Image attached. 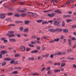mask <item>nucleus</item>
Segmentation results:
<instances>
[{
	"label": "nucleus",
	"mask_w": 76,
	"mask_h": 76,
	"mask_svg": "<svg viewBox=\"0 0 76 76\" xmlns=\"http://www.w3.org/2000/svg\"><path fill=\"white\" fill-rule=\"evenodd\" d=\"M31 38L33 39H34V38H36V36H33L31 37Z\"/></svg>",
	"instance_id": "052dcab7"
},
{
	"label": "nucleus",
	"mask_w": 76,
	"mask_h": 76,
	"mask_svg": "<svg viewBox=\"0 0 76 76\" xmlns=\"http://www.w3.org/2000/svg\"><path fill=\"white\" fill-rule=\"evenodd\" d=\"M45 67L43 68L40 71H41V72H43V71H44V70H45Z\"/></svg>",
	"instance_id": "8fccbe9b"
},
{
	"label": "nucleus",
	"mask_w": 76,
	"mask_h": 76,
	"mask_svg": "<svg viewBox=\"0 0 76 76\" xmlns=\"http://www.w3.org/2000/svg\"><path fill=\"white\" fill-rule=\"evenodd\" d=\"M48 22V23H53V21L50 20Z\"/></svg>",
	"instance_id": "680f3d73"
},
{
	"label": "nucleus",
	"mask_w": 76,
	"mask_h": 76,
	"mask_svg": "<svg viewBox=\"0 0 76 76\" xmlns=\"http://www.w3.org/2000/svg\"><path fill=\"white\" fill-rule=\"evenodd\" d=\"M53 2L54 5H55V6H57V0H56Z\"/></svg>",
	"instance_id": "1a4fd4ad"
},
{
	"label": "nucleus",
	"mask_w": 76,
	"mask_h": 76,
	"mask_svg": "<svg viewBox=\"0 0 76 76\" xmlns=\"http://www.w3.org/2000/svg\"><path fill=\"white\" fill-rule=\"evenodd\" d=\"M43 21L42 20H37L36 22H37L38 23H41V22H43Z\"/></svg>",
	"instance_id": "bb28decb"
},
{
	"label": "nucleus",
	"mask_w": 76,
	"mask_h": 76,
	"mask_svg": "<svg viewBox=\"0 0 76 76\" xmlns=\"http://www.w3.org/2000/svg\"><path fill=\"white\" fill-rule=\"evenodd\" d=\"M6 53V51H3L1 52V54L2 55H4Z\"/></svg>",
	"instance_id": "393cba45"
},
{
	"label": "nucleus",
	"mask_w": 76,
	"mask_h": 76,
	"mask_svg": "<svg viewBox=\"0 0 76 76\" xmlns=\"http://www.w3.org/2000/svg\"><path fill=\"white\" fill-rule=\"evenodd\" d=\"M54 42V40H51V41H50L49 42V43H53V42Z\"/></svg>",
	"instance_id": "de8ad7c7"
},
{
	"label": "nucleus",
	"mask_w": 76,
	"mask_h": 76,
	"mask_svg": "<svg viewBox=\"0 0 76 76\" xmlns=\"http://www.w3.org/2000/svg\"><path fill=\"white\" fill-rule=\"evenodd\" d=\"M20 16H22V17H24V16H25L26 15V14H20Z\"/></svg>",
	"instance_id": "79ce46f5"
},
{
	"label": "nucleus",
	"mask_w": 76,
	"mask_h": 76,
	"mask_svg": "<svg viewBox=\"0 0 76 76\" xmlns=\"http://www.w3.org/2000/svg\"><path fill=\"white\" fill-rule=\"evenodd\" d=\"M16 22L17 23H23V22L22 21H17Z\"/></svg>",
	"instance_id": "5701e85b"
},
{
	"label": "nucleus",
	"mask_w": 76,
	"mask_h": 76,
	"mask_svg": "<svg viewBox=\"0 0 76 76\" xmlns=\"http://www.w3.org/2000/svg\"><path fill=\"white\" fill-rule=\"evenodd\" d=\"M15 57H18L20 56V55L19 54H16L15 55Z\"/></svg>",
	"instance_id": "ea45409f"
},
{
	"label": "nucleus",
	"mask_w": 76,
	"mask_h": 76,
	"mask_svg": "<svg viewBox=\"0 0 76 76\" xmlns=\"http://www.w3.org/2000/svg\"><path fill=\"white\" fill-rule=\"evenodd\" d=\"M13 15V13L12 12H10L8 14V16H12V15Z\"/></svg>",
	"instance_id": "e433bc0d"
},
{
	"label": "nucleus",
	"mask_w": 76,
	"mask_h": 76,
	"mask_svg": "<svg viewBox=\"0 0 76 76\" xmlns=\"http://www.w3.org/2000/svg\"><path fill=\"white\" fill-rule=\"evenodd\" d=\"M10 71H12V70H13V67H10Z\"/></svg>",
	"instance_id": "4d7b16f0"
},
{
	"label": "nucleus",
	"mask_w": 76,
	"mask_h": 76,
	"mask_svg": "<svg viewBox=\"0 0 76 76\" xmlns=\"http://www.w3.org/2000/svg\"><path fill=\"white\" fill-rule=\"evenodd\" d=\"M50 57L51 58H52L53 57H54V55L53 54L51 55L50 56Z\"/></svg>",
	"instance_id": "e2e57ef3"
},
{
	"label": "nucleus",
	"mask_w": 76,
	"mask_h": 76,
	"mask_svg": "<svg viewBox=\"0 0 76 76\" xmlns=\"http://www.w3.org/2000/svg\"><path fill=\"white\" fill-rule=\"evenodd\" d=\"M42 58H43L41 56H39L38 57V60H42Z\"/></svg>",
	"instance_id": "c03bdc74"
},
{
	"label": "nucleus",
	"mask_w": 76,
	"mask_h": 76,
	"mask_svg": "<svg viewBox=\"0 0 76 76\" xmlns=\"http://www.w3.org/2000/svg\"><path fill=\"white\" fill-rule=\"evenodd\" d=\"M55 54L56 55H61V53L60 52H58L57 53H56Z\"/></svg>",
	"instance_id": "4be33fe9"
},
{
	"label": "nucleus",
	"mask_w": 76,
	"mask_h": 76,
	"mask_svg": "<svg viewBox=\"0 0 76 76\" xmlns=\"http://www.w3.org/2000/svg\"><path fill=\"white\" fill-rule=\"evenodd\" d=\"M54 71L55 72V73H57V72H60L61 70L60 69H56L54 70Z\"/></svg>",
	"instance_id": "dca6fc26"
},
{
	"label": "nucleus",
	"mask_w": 76,
	"mask_h": 76,
	"mask_svg": "<svg viewBox=\"0 0 76 76\" xmlns=\"http://www.w3.org/2000/svg\"><path fill=\"white\" fill-rule=\"evenodd\" d=\"M28 46H29V47H34V45H32L31 44H29Z\"/></svg>",
	"instance_id": "a18cd8bd"
},
{
	"label": "nucleus",
	"mask_w": 76,
	"mask_h": 76,
	"mask_svg": "<svg viewBox=\"0 0 76 76\" xmlns=\"http://www.w3.org/2000/svg\"><path fill=\"white\" fill-rule=\"evenodd\" d=\"M14 62H15V61L14 60H13L11 61V62H10V63L11 64H13V63Z\"/></svg>",
	"instance_id": "5fc2aeb1"
},
{
	"label": "nucleus",
	"mask_w": 76,
	"mask_h": 76,
	"mask_svg": "<svg viewBox=\"0 0 76 76\" xmlns=\"http://www.w3.org/2000/svg\"><path fill=\"white\" fill-rule=\"evenodd\" d=\"M32 15H33V17H34V18L38 17V16H37V14L33 13Z\"/></svg>",
	"instance_id": "2eb2a0df"
},
{
	"label": "nucleus",
	"mask_w": 76,
	"mask_h": 76,
	"mask_svg": "<svg viewBox=\"0 0 76 76\" xmlns=\"http://www.w3.org/2000/svg\"><path fill=\"white\" fill-rule=\"evenodd\" d=\"M64 38V36H61L60 37V39H63Z\"/></svg>",
	"instance_id": "37998d69"
},
{
	"label": "nucleus",
	"mask_w": 76,
	"mask_h": 76,
	"mask_svg": "<svg viewBox=\"0 0 76 76\" xmlns=\"http://www.w3.org/2000/svg\"><path fill=\"white\" fill-rule=\"evenodd\" d=\"M34 53H38V50H34Z\"/></svg>",
	"instance_id": "864d4df0"
},
{
	"label": "nucleus",
	"mask_w": 76,
	"mask_h": 76,
	"mask_svg": "<svg viewBox=\"0 0 76 76\" xmlns=\"http://www.w3.org/2000/svg\"><path fill=\"white\" fill-rule=\"evenodd\" d=\"M66 20L67 22H71V21H72V20L70 19H66Z\"/></svg>",
	"instance_id": "72a5a7b5"
},
{
	"label": "nucleus",
	"mask_w": 76,
	"mask_h": 76,
	"mask_svg": "<svg viewBox=\"0 0 76 76\" xmlns=\"http://www.w3.org/2000/svg\"><path fill=\"white\" fill-rule=\"evenodd\" d=\"M6 64H7V62H4L2 63L1 65L2 66H5V65H6Z\"/></svg>",
	"instance_id": "cd10ccee"
},
{
	"label": "nucleus",
	"mask_w": 76,
	"mask_h": 76,
	"mask_svg": "<svg viewBox=\"0 0 76 76\" xmlns=\"http://www.w3.org/2000/svg\"><path fill=\"white\" fill-rule=\"evenodd\" d=\"M12 74H18V72L17 71H15L12 72Z\"/></svg>",
	"instance_id": "7c9ffc66"
},
{
	"label": "nucleus",
	"mask_w": 76,
	"mask_h": 76,
	"mask_svg": "<svg viewBox=\"0 0 76 76\" xmlns=\"http://www.w3.org/2000/svg\"><path fill=\"white\" fill-rule=\"evenodd\" d=\"M53 2L54 5H55V6H57V0H56Z\"/></svg>",
	"instance_id": "9d476101"
},
{
	"label": "nucleus",
	"mask_w": 76,
	"mask_h": 76,
	"mask_svg": "<svg viewBox=\"0 0 76 76\" xmlns=\"http://www.w3.org/2000/svg\"><path fill=\"white\" fill-rule=\"evenodd\" d=\"M17 36L18 38H20V34H18Z\"/></svg>",
	"instance_id": "0e129e2a"
},
{
	"label": "nucleus",
	"mask_w": 76,
	"mask_h": 76,
	"mask_svg": "<svg viewBox=\"0 0 76 76\" xmlns=\"http://www.w3.org/2000/svg\"><path fill=\"white\" fill-rule=\"evenodd\" d=\"M62 26H65V23H64V21H63L62 22Z\"/></svg>",
	"instance_id": "a19ab883"
},
{
	"label": "nucleus",
	"mask_w": 76,
	"mask_h": 76,
	"mask_svg": "<svg viewBox=\"0 0 76 76\" xmlns=\"http://www.w3.org/2000/svg\"><path fill=\"white\" fill-rule=\"evenodd\" d=\"M50 73H51V71L50 70H49L47 72V74L48 75H50Z\"/></svg>",
	"instance_id": "6e6d98bb"
},
{
	"label": "nucleus",
	"mask_w": 76,
	"mask_h": 76,
	"mask_svg": "<svg viewBox=\"0 0 76 76\" xmlns=\"http://www.w3.org/2000/svg\"><path fill=\"white\" fill-rule=\"evenodd\" d=\"M48 31L51 32H56V30L50 28L48 29Z\"/></svg>",
	"instance_id": "39448f33"
},
{
	"label": "nucleus",
	"mask_w": 76,
	"mask_h": 76,
	"mask_svg": "<svg viewBox=\"0 0 76 76\" xmlns=\"http://www.w3.org/2000/svg\"><path fill=\"white\" fill-rule=\"evenodd\" d=\"M55 31H56L57 32H61V29L60 28H56L55 29Z\"/></svg>",
	"instance_id": "6ab92c4d"
},
{
	"label": "nucleus",
	"mask_w": 76,
	"mask_h": 76,
	"mask_svg": "<svg viewBox=\"0 0 76 76\" xmlns=\"http://www.w3.org/2000/svg\"><path fill=\"white\" fill-rule=\"evenodd\" d=\"M9 40L11 42H15L16 41V39H10Z\"/></svg>",
	"instance_id": "6e6552de"
},
{
	"label": "nucleus",
	"mask_w": 76,
	"mask_h": 76,
	"mask_svg": "<svg viewBox=\"0 0 76 76\" xmlns=\"http://www.w3.org/2000/svg\"><path fill=\"white\" fill-rule=\"evenodd\" d=\"M31 44H36V42L32 41L31 42Z\"/></svg>",
	"instance_id": "09e8293b"
},
{
	"label": "nucleus",
	"mask_w": 76,
	"mask_h": 76,
	"mask_svg": "<svg viewBox=\"0 0 76 76\" xmlns=\"http://www.w3.org/2000/svg\"><path fill=\"white\" fill-rule=\"evenodd\" d=\"M5 20H6V21H7V20H8V21H10V22H12V20L10 19V18H7Z\"/></svg>",
	"instance_id": "aec40b11"
},
{
	"label": "nucleus",
	"mask_w": 76,
	"mask_h": 76,
	"mask_svg": "<svg viewBox=\"0 0 76 76\" xmlns=\"http://www.w3.org/2000/svg\"><path fill=\"white\" fill-rule=\"evenodd\" d=\"M73 67L74 68H75L76 69V65L75 64H73Z\"/></svg>",
	"instance_id": "774afa93"
},
{
	"label": "nucleus",
	"mask_w": 76,
	"mask_h": 76,
	"mask_svg": "<svg viewBox=\"0 0 76 76\" xmlns=\"http://www.w3.org/2000/svg\"><path fill=\"white\" fill-rule=\"evenodd\" d=\"M67 59H68V60H75V58L73 57L71 58L69 57L68 58H67Z\"/></svg>",
	"instance_id": "f3484780"
},
{
	"label": "nucleus",
	"mask_w": 76,
	"mask_h": 76,
	"mask_svg": "<svg viewBox=\"0 0 76 76\" xmlns=\"http://www.w3.org/2000/svg\"><path fill=\"white\" fill-rule=\"evenodd\" d=\"M28 14L29 15H32L33 14V13H32V12H28Z\"/></svg>",
	"instance_id": "f704fd0d"
},
{
	"label": "nucleus",
	"mask_w": 76,
	"mask_h": 76,
	"mask_svg": "<svg viewBox=\"0 0 76 76\" xmlns=\"http://www.w3.org/2000/svg\"><path fill=\"white\" fill-rule=\"evenodd\" d=\"M36 42H37L38 43V44H41V42L40 41H37V40H36Z\"/></svg>",
	"instance_id": "603ef678"
},
{
	"label": "nucleus",
	"mask_w": 76,
	"mask_h": 76,
	"mask_svg": "<svg viewBox=\"0 0 76 76\" xmlns=\"http://www.w3.org/2000/svg\"><path fill=\"white\" fill-rule=\"evenodd\" d=\"M63 31L65 33H67V32H68V30L67 29H64L63 30Z\"/></svg>",
	"instance_id": "a878e982"
},
{
	"label": "nucleus",
	"mask_w": 76,
	"mask_h": 76,
	"mask_svg": "<svg viewBox=\"0 0 76 76\" xmlns=\"http://www.w3.org/2000/svg\"><path fill=\"white\" fill-rule=\"evenodd\" d=\"M30 50H31V49L29 48H27L26 49V51H30Z\"/></svg>",
	"instance_id": "3c124183"
},
{
	"label": "nucleus",
	"mask_w": 76,
	"mask_h": 76,
	"mask_svg": "<svg viewBox=\"0 0 76 76\" xmlns=\"http://www.w3.org/2000/svg\"><path fill=\"white\" fill-rule=\"evenodd\" d=\"M5 17H6L5 14H0V17L1 19H4V18H5Z\"/></svg>",
	"instance_id": "7ed1b4c3"
},
{
	"label": "nucleus",
	"mask_w": 76,
	"mask_h": 76,
	"mask_svg": "<svg viewBox=\"0 0 76 76\" xmlns=\"http://www.w3.org/2000/svg\"><path fill=\"white\" fill-rule=\"evenodd\" d=\"M29 60H32V61H34V57H29L28 58Z\"/></svg>",
	"instance_id": "412c9836"
},
{
	"label": "nucleus",
	"mask_w": 76,
	"mask_h": 76,
	"mask_svg": "<svg viewBox=\"0 0 76 76\" xmlns=\"http://www.w3.org/2000/svg\"><path fill=\"white\" fill-rule=\"evenodd\" d=\"M10 60H12V59H11L10 58H7L4 59V60H7V61H10Z\"/></svg>",
	"instance_id": "9b49d317"
},
{
	"label": "nucleus",
	"mask_w": 76,
	"mask_h": 76,
	"mask_svg": "<svg viewBox=\"0 0 76 76\" xmlns=\"http://www.w3.org/2000/svg\"><path fill=\"white\" fill-rule=\"evenodd\" d=\"M59 23L60 22L58 20H56L54 22L53 24L54 25H58L59 24Z\"/></svg>",
	"instance_id": "20e7f679"
},
{
	"label": "nucleus",
	"mask_w": 76,
	"mask_h": 76,
	"mask_svg": "<svg viewBox=\"0 0 76 76\" xmlns=\"http://www.w3.org/2000/svg\"><path fill=\"white\" fill-rule=\"evenodd\" d=\"M67 52H69V53H70L72 51V49H69L67 50Z\"/></svg>",
	"instance_id": "49530a36"
},
{
	"label": "nucleus",
	"mask_w": 76,
	"mask_h": 76,
	"mask_svg": "<svg viewBox=\"0 0 76 76\" xmlns=\"http://www.w3.org/2000/svg\"><path fill=\"white\" fill-rule=\"evenodd\" d=\"M15 26V24H11L10 25H8V26Z\"/></svg>",
	"instance_id": "4c0bfd02"
},
{
	"label": "nucleus",
	"mask_w": 76,
	"mask_h": 76,
	"mask_svg": "<svg viewBox=\"0 0 76 76\" xmlns=\"http://www.w3.org/2000/svg\"><path fill=\"white\" fill-rule=\"evenodd\" d=\"M26 9L24 8L23 10H21V12H25L26 11Z\"/></svg>",
	"instance_id": "c9c22d12"
},
{
	"label": "nucleus",
	"mask_w": 76,
	"mask_h": 76,
	"mask_svg": "<svg viewBox=\"0 0 76 76\" xmlns=\"http://www.w3.org/2000/svg\"><path fill=\"white\" fill-rule=\"evenodd\" d=\"M37 50H40L41 49V47L40 46H37Z\"/></svg>",
	"instance_id": "bf43d9fd"
},
{
	"label": "nucleus",
	"mask_w": 76,
	"mask_h": 76,
	"mask_svg": "<svg viewBox=\"0 0 76 76\" xmlns=\"http://www.w3.org/2000/svg\"><path fill=\"white\" fill-rule=\"evenodd\" d=\"M15 17H20V15L18 14H16L14 15Z\"/></svg>",
	"instance_id": "c85d7f7f"
},
{
	"label": "nucleus",
	"mask_w": 76,
	"mask_h": 76,
	"mask_svg": "<svg viewBox=\"0 0 76 76\" xmlns=\"http://www.w3.org/2000/svg\"><path fill=\"white\" fill-rule=\"evenodd\" d=\"M56 15V14L55 13H52L51 14H48L47 15V16L50 17V18H53Z\"/></svg>",
	"instance_id": "f257e3e1"
},
{
	"label": "nucleus",
	"mask_w": 76,
	"mask_h": 76,
	"mask_svg": "<svg viewBox=\"0 0 76 76\" xmlns=\"http://www.w3.org/2000/svg\"><path fill=\"white\" fill-rule=\"evenodd\" d=\"M69 41L68 44L69 46H70L71 45H72V42L71 41H72V40L70 39H69L68 40Z\"/></svg>",
	"instance_id": "f8f14e48"
},
{
	"label": "nucleus",
	"mask_w": 76,
	"mask_h": 76,
	"mask_svg": "<svg viewBox=\"0 0 76 76\" xmlns=\"http://www.w3.org/2000/svg\"><path fill=\"white\" fill-rule=\"evenodd\" d=\"M28 31H29V29H28V28L25 29L24 30V32H25V33H26V32H28Z\"/></svg>",
	"instance_id": "a211bd4d"
},
{
	"label": "nucleus",
	"mask_w": 76,
	"mask_h": 76,
	"mask_svg": "<svg viewBox=\"0 0 76 76\" xmlns=\"http://www.w3.org/2000/svg\"><path fill=\"white\" fill-rule=\"evenodd\" d=\"M4 39H6V37H3L1 39V40H2V41L4 40Z\"/></svg>",
	"instance_id": "13d9d810"
},
{
	"label": "nucleus",
	"mask_w": 76,
	"mask_h": 76,
	"mask_svg": "<svg viewBox=\"0 0 76 76\" xmlns=\"http://www.w3.org/2000/svg\"><path fill=\"white\" fill-rule=\"evenodd\" d=\"M72 40H73V41H75V40H76V38L75 37H72Z\"/></svg>",
	"instance_id": "69168bd1"
},
{
	"label": "nucleus",
	"mask_w": 76,
	"mask_h": 76,
	"mask_svg": "<svg viewBox=\"0 0 76 76\" xmlns=\"http://www.w3.org/2000/svg\"><path fill=\"white\" fill-rule=\"evenodd\" d=\"M20 48L21 49L22 51H25V47L23 46H21Z\"/></svg>",
	"instance_id": "423d86ee"
},
{
	"label": "nucleus",
	"mask_w": 76,
	"mask_h": 76,
	"mask_svg": "<svg viewBox=\"0 0 76 76\" xmlns=\"http://www.w3.org/2000/svg\"><path fill=\"white\" fill-rule=\"evenodd\" d=\"M55 12L57 13H61V12L60 10H55Z\"/></svg>",
	"instance_id": "ddd939ff"
},
{
	"label": "nucleus",
	"mask_w": 76,
	"mask_h": 76,
	"mask_svg": "<svg viewBox=\"0 0 76 76\" xmlns=\"http://www.w3.org/2000/svg\"><path fill=\"white\" fill-rule=\"evenodd\" d=\"M7 36H8V37L10 38H12V37H15V35L14 34H11L10 35L9 34H6Z\"/></svg>",
	"instance_id": "f03ea898"
},
{
	"label": "nucleus",
	"mask_w": 76,
	"mask_h": 76,
	"mask_svg": "<svg viewBox=\"0 0 76 76\" xmlns=\"http://www.w3.org/2000/svg\"><path fill=\"white\" fill-rule=\"evenodd\" d=\"M29 23V21L28 20H25V24L27 25Z\"/></svg>",
	"instance_id": "4468645a"
},
{
	"label": "nucleus",
	"mask_w": 76,
	"mask_h": 76,
	"mask_svg": "<svg viewBox=\"0 0 76 76\" xmlns=\"http://www.w3.org/2000/svg\"><path fill=\"white\" fill-rule=\"evenodd\" d=\"M72 28H76V25H74L72 26Z\"/></svg>",
	"instance_id": "338daca9"
},
{
	"label": "nucleus",
	"mask_w": 76,
	"mask_h": 76,
	"mask_svg": "<svg viewBox=\"0 0 76 76\" xmlns=\"http://www.w3.org/2000/svg\"><path fill=\"white\" fill-rule=\"evenodd\" d=\"M23 30V27H20V31H22Z\"/></svg>",
	"instance_id": "2f4dec72"
},
{
	"label": "nucleus",
	"mask_w": 76,
	"mask_h": 76,
	"mask_svg": "<svg viewBox=\"0 0 76 76\" xmlns=\"http://www.w3.org/2000/svg\"><path fill=\"white\" fill-rule=\"evenodd\" d=\"M66 66V63H62L61 65V67H64V66Z\"/></svg>",
	"instance_id": "58836bf2"
},
{
	"label": "nucleus",
	"mask_w": 76,
	"mask_h": 76,
	"mask_svg": "<svg viewBox=\"0 0 76 76\" xmlns=\"http://www.w3.org/2000/svg\"><path fill=\"white\" fill-rule=\"evenodd\" d=\"M59 40H60V39H59V38H58L54 39V41L55 42V41L58 42V41H59Z\"/></svg>",
	"instance_id": "c756f323"
},
{
	"label": "nucleus",
	"mask_w": 76,
	"mask_h": 76,
	"mask_svg": "<svg viewBox=\"0 0 76 76\" xmlns=\"http://www.w3.org/2000/svg\"><path fill=\"white\" fill-rule=\"evenodd\" d=\"M48 23V21H44L42 22V24L43 25H44V24H47Z\"/></svg>",
	"instance_id": "b1692460"
},
{
	"label": "nucleus",
	"mask_w": 76,
	"mask_h": 76,
	"mask_svg": "<svg viewBox=\"0 0 76 76\" xmlns=\"http://www.w3.org/2000/svg\"><path fill=\"white\" fill-rule=\"evenodd\" d=\"M63 17L64 18H70L71 17V15H64L63 16Z\"/></svg>",
	"instance_id": "0eeeda50"
},
{
	"label": "nucleus",
	"mask_w": 76,
	"mask_h": 76,
	"mask_svg": "<svg viewBox=\"0 0 76 76\" xmlns=\"http://www.w3.org/2000/svg\"><path fill=\"white\" fill-rule=\"evenodd\" d=\"M14 69H21V67H15L14 68Z\"/></svg>",
	"instance_id": "473e14b6"
}]
</instances>
